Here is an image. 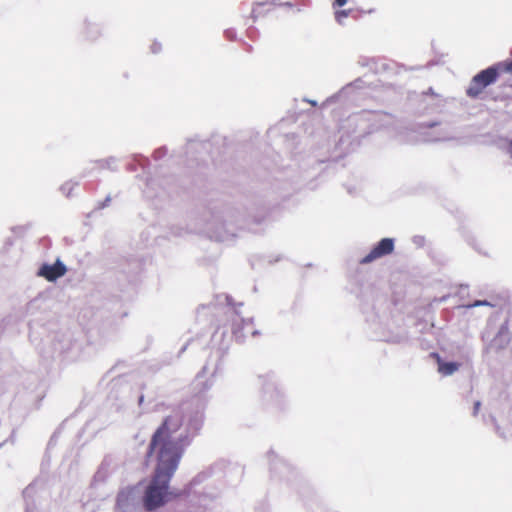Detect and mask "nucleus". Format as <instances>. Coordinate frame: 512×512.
I'll return each instance as SVG.
<instances>
[{
	"label": "nucleus",
	"instance_id": "f257e3e1",
	"mask_svg": "<svg viewBox=\"0 0 512 512\" xmlns=\"http://www.w3.org/2000/svg\"><path fill=\"white\" fill-rule=\"evenodd\" d=\"M182 423L181 414L173 413L164 419L151 437L147 457L154 456L157 465L143 496V505L147 511H154L181 495L180 492L169 491V482L184 453L181 439L172 438V434L180 429Z\"/></svg>",
	"mask_w": 512,
	"mask_h": 512
},
{
	"label": "nucleus",
	"instance_id": "f03ea898",
	"mask_svg": "<svg viewBox=\"0 0 512 512\" xmlns=\"http://www.w3.org/2000/svg\"><path fill=\"white\" fill-rule=\"evenodd\" d=\"M499 77V66H490L479 73H477L470 81L466 95L471 99H477L484 92V90L494 84Z\"/></svg>",
	"mask_w": 512,
	"mask_h": 512
},
{
	"label": "nucleus",
	"instance_id": "7ed1b4c3",
	"mask_svg": "<svg viewBox=\"0 0 512 512\" xmlns=\"http://www.w3.org/2000/svg\"><path fill=\"white\" fill-rule=\"evenodd\" d=\"M394 251V240L392 238L381 239L371 251L360 260L361 264L371 263L379 258L391 254Z\"/></svg>",
	"mask_w": 512,
	"mask_h": 512
},
{
	"label": "nucleus",
	"instance_id": "20e7f679",
	"mask_svg": "<svg viewBox=\"0 0 512 512\" xmlns=\"http://www.w3.org/2000/svg\"><path fill=\"white\" fill-rule=\"evenodd\" d=\"M67 272L66 266L57 260L53 265L44 264L38 272V275L52 282L64 276Z\"/></svg>",
	"mask_w": 512,
	"mask_h": 512
},
{
	"label": "nucleus",
	"instance_id": "39448f33",
	"mask_svg": "<svg viewBox=\"0 0 512 512\" xmlns=\"http://www.w3.org/2000/svg\"><path fill=\"white\" fill-rule=\"evenodd\" d=\"M510 341L509 337V326L508 322L506 321L503 325H501L497 335L492 341V345L497 349L501 350L504 349Z\"/></svg>",
	"mask_w": 512,
	"mask_h": 512
},
{
	"label": "nucleus",
	"instance_id": "423d86ee",
	"mask_svg": "<svg viewBox=\"0 0 512 512\" xmlns=\"http://www.w3.org/2000/svg\"><path fill=\"white\" fill-rule=\"evenodd\" d=\"M233 333L236 337H245L248 334L254 336L256 331L251 321L240 320L236 323V328L233 330Z\"/></svg>",
	"mask_w": 512,
	"mask_h": 512
},
{
	"label": "nucleus",
	"instance_id": "0eeeda50",
	"mask_svg": "<svg viewBox=\"0 0 512 512\" xmlns=\"http://www.w3.org/2000/svg\"><path fill=\"white\" fill-rule=\"evenodd\" d=\"M438 363V372L443 376H449L455 373L460 364L456 362H443L438 354H435Z\"/></svg>",
	"mask_w": 512,
	"mask_h": 512
},
{
	"label": "nucleus",
	"instance_id": "6e6552de",
	"mask_svg": "<svg viewBox=\"0 0 512 512\" xmlns=\"http://www.w3.org/2000/svg\"><path fill=\"white\" fill-rule=\"evenodd\" d=\"M498 66L499 69H502L503 71L510 73L512 75V61L498 63Z\"/></svg>",
	"mask_w": 512,
	"mask_h": 512
},
{
	"label": "nucleus",
	"instance_id": "1a4fd4ad",
	"mask_svg": "<svg viewBox=\"0 0 512 512\" xmlns=\"http://www.w3.org/2000/svg\"><path fill=\"white\" fill-rule=\"evenodd\" d=\"M349 15V12L346 11V10H340V11H336L335 12V18L337 19V21H341L342 18H345Z\"/></svg>",
	"mask_w": 512,
	"mask_h": 512
},
{
	"label": "nucleus",
	"instance_id": "9d476101",
	"mask_svg": "<svg viewBox=\"0 0 512 512\" xmlns=\"http://www.w3.org/2000/svg\"><path fill=\"white\" fill-rule=\"evenodd\" d=\"M481 305H485V306H488L490 305L489 302L487 301H475L473 304L470 305V307H476V306H481Z\"/></svg>",
	"mask_w": 512,
	"mask_h": 512
},
{
	"label": "nucleus",
	"instance_id": "9b49d317",
	"mask_svg": "<svg viewBox=\"0 0 512 512\" xmlns=\"http://www.w3.org/2000/svg\"><path fill=\"white\" fill-rule=\"evenodd\" d=\"M347 3V0H335L333 7H342Z\"/></svg>",
	"mask_w": 512,
	"mask_h": 512
},
{
	"label": "nucleus",
	"instance_id": "f8f14e48",
	"mask_svg": "<svg viewBox=\"0 0 512 512\" xmlns=\"http://www.w3.org/2000/svg\"><path fill=\"white\" fill-rule=\"evenodd\" d=\"M151 49H152V51H153L154 53H156V52L160 51L161 46H160V44H158V43H154V44L151 46Z\"/></svg>",
	"mask_w": 512,
	"mask_h": 512
},
{
	"label": "nucleus",
	"instance_id": "ddd939ff",
	"mask_svg": "<svg viewBox=\"0 0 512 512\" xmlns=\"http://www.w3.org/2000/svg\"><path fill=\"white\" fill-rule=\"evenodd\" d=\"M508 152H509V154H510V155H511V157H512V140H511V141H509V143H508Z\"/></svg>",
	"mask_w": 512,
	"mask_h": 512
},
{
	"label": "nucleus",
	"instance_id": "4468645a",
	"mask_svg": "<svg viewBox=\"0 0 512 512\" xmlns=\"http://www.w3.org/2000/svg\"><path fill=\"white\" fill-rule=\"evenodd\" d=\"M479 405H480V403H479V402H477V403L475 404V410H477V409L479 408Z\"/></svg>",
	"mask_w": 512,
	"mask_h": 512
},
{
	"label": "nucleus",
	"instance_id": "2eb2a0df",
	"mask_svg": "<svg viewBox=\"0 0 512 512\" xmlns=\"http://www.w3.org/2000/svg\"><path fill=\"white\" fill-rule=\"evenodd\" d=\"M122 496H123V494H120V495L118 496V502H120V501H121Z\"/></svg>",
	"mask_w": 512,
	"mask_h": 512
}]
</instances>
